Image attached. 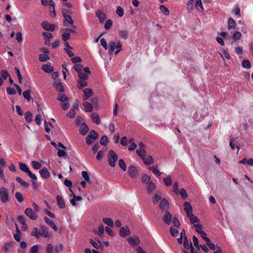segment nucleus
<instances>
[{
  "instance_id": "5fc2aeb1",
  "label": "nucleus",
  "mask_w": 253,
  "mask_h": 253,
  "mask_svg": "<svg viewBox=\"0 0 253 253\" xmlns=\"http://www.w3.org/2000/svg\"><path fill=\"white\" fill-rule=\"evenodd\" d=\"M32 166L35 169H39L42 167V165L38 162L33 161L32 162Z\"/></svg>"
},
{
  "instance_id": "864d4df0",
  "label": "nucleus",
  "mask_w": 253,
  "mask_h": 253,
  "mask_svg": "<svg viewBox=\"0 0 253 253\" xmlns=\"http://www.w3.org/2000/svg\"><path fill=\"white\" fill-rule=\"evenodd\" d=\"M49 59V56L46 54H41L39 56V60L41 62H45Z\"/></svg>"
},
{
  "instance_id": "a19ab883",
  "label": "nucleus",
  "mask_w": 253,
  "mask_h": 253,
  "mask_svg": "<svg viewBox=\"0 0 253 253\" xmlns=\"http://www.w3.org/2000/svg\"><path fill=\"white\" fill-rule=\"evenodd\" d=\"M96 15L99 18L101 22H103L105 19V14L100 10H98L96 12Z\"/></svg>"
},
{
  "instance_id": "393cba45",
  "label": "nucleus",
  "mask_w": 253,
  "mask_h": 253,
  "mask_svg": "<svg viewBox=\"0 0 253 253\" xmlns=\"http://www.w3.org/2000/svg\"><path fill=\"white\" fill-rule=\"evenodd\" d=\"M83 92L84 93V95L85 98L84 100H86L89 97L93 95V92L91 88H86L83 90Z\"/></svg>"
},
{
  "instance_id": "3c124183",
  "label": "nucleus",
  "mask_w": 253,
  "mask_h": 253,
  "mask_svg": "<svg viewBox=\"0 0 253 253\" xmlns=\"http://www.w3.org/2000/svg\"><path fill=\"white\" fill-rule=\"evenodd\" d=\"M170 233L172 237H175L178 234V231L177 228L171 227L170 228Z\"/></svg>"
},
{
  "instance_id": "f3484780",
  "label": "nucleus",
  "mask_w": 253,
  "mask_h": 253,
  "mask_svg": "<svg viewBox=\"0 0 253 253\" xmlns=\"http://www.w3.org/2000/svg\"><path fill=\"white\" fill-rule=\"evenodd\" d=\"M184 210L186 212L187 216L193 213V209L190 204L188 202H185L184 204Z\"/></svg>"
},
{
  "instance_id": "4be33fe9",
  "label": "nucleus",
  "mask_w": 253,
  "mask_h": 253,
  "mask_svg": "<svg viewBox=\"0 0 253 253\" xmlns=\"http://www.w3.org/2000/svg\"><path fill=\"white\" fill-rule=\"evenodd\" d=\"M44 220L45 222L50 226L54 231H57L58 230L57 227L55 224L54 222L51 220H50L48 217H45L44 218Z\"/></svg>"
},
{
  "instance_id": "774afa93",
  "label": "nucleus",
  "mask_w": 253,
  "mask_h": 253,
  "mask_svg": "<svg viewBox=\"0 0 253 253\" xmlns=\"http://www.w3.org/2000/svg\"><path fill=\"white\" fill-rule=\"evenodd\" d=\"M53 247L52 244H49L47 245L46 252V253H53Z\"/></svg>"
},
{
  "instance_id": "6e6552de",
  "label": "nucleus",
  "mask_w": 253,
  "mask_h": 253,
  "mask_svg": "<svg viewBox=\"0 0 253 253\" xmlns=\"http://www.w3.org/2000/svg\"><path fill=\"white\" fill-rule=\"evenodd\" d=\"M25 213L31 220H36L38 218L36 213L30 208L26 209Z\"/></svg>"
},
{
  "instance_id": "ea45409f",
  "label": "nucleus",
  "mask_w": 253,
  "mask_h": 253,
  "mask_svg": "<svg viewBox=\"0 0 253 253\" xmlns=\"http://www.w3.org/2000/svg\"><path fill=\"white\" fill-rule=\"evenodd\" d=\"M57 150H58L57 154L59 157H64L65 158L67 157V155L64 149L61 150L57 148Z\"/></svg>"
},
{
  "instance_id": "c9c22d12",
  "label": "nucleus",
  "mask_w": 253,
  "mask_h": 253,
  "mask_svg": "<svg viewBox=\"0 0 253 253\" xmlns=\"http://www.w3.org/2000/svg\"><path fill=\"white\" fill-rule=\"evenodd\" d=\"M242 66L245 69H250L251 68V64L249 60H244L242 62Z\"/></svg>"
},
{
  "instance_id": "f704fd0d",
  "label": "nucleus",
  "mask_w": 253,
  "mask_h": 253,
  "mask_svg": "<svg viewBox=\"0 0 253 253\" xmlns=\"http://www.w3.org/2000/svg\"><path fill=\"white\" fill-rule=\"evenodd\" d=\"M194 0H190L187 3V9L188 12L190 13L193 9Z\"/></svg>"
},
{
  "instance_id": "49530a36",
  "label": "nucleus",
  "mask_w": 253,
  "mask_h": 253,
  "mask_svg": "<svg viewBox=\"0 0 253 253\" xmlns=\"http://www.w3.org/2000/svg\"><path fill=\"white\" fill-rule=\"evenodd\" d=\"M31 234L32 236L35 237L36 238H39L40 237L39 230H38L37 227H34L33 229Z\"/></svg>"
},
{
  "instance_id": "39448f33",
  "label": "nucleus",
  "mask_w": 253,
  "mask_h": 253,
  "mask_svg": "<svg viewBox=\"0 0 253 253\" xmlns=\"http://www.w3.org/2000/svg\"><path fill=\"white\" fill-rule=\"evenodd\" d=\"M19 165L20 167V169L23 172L27 173L28 176L32 179L33 180H37V177L34 174H33L31 171L27 167V166L22 163H19Z\"/></svg>"
},
{
  "instance_id": "7c9ffc66",
  "label": "nucleus",
  "mask_w": 253,
  "mask_h": 253,
  "mask_svg": "<svg viewBox=\"0 0 253 253\" xmlns=\"http://www.w3.org/2000/svg\"><path fill=\"white\" fill-rule=\"evenodd\" d=\"M83 106L84 107V110L86 112H90L92 110V106L91 103L88 102H84Z\"/></svg>"
},
{
  "instance_id": "09e8293b",
  "label": "nucleus",
  "mask_w": 253,
  "mask_h": 253,
  "mask_svg": "<svg viewBox=\"0 0 253 253\" xmlns=\"http://www.w3.org/2000/svg\"><path fill=\"white\" fill-rule=\"evenodd\" d=\"M119 35L121 38L126 39L128 37V33L126 30H120Z\"/></svg>"
},
{
  "instance_id": "bf43d9fd",
  "label": "nucleus",
  "mask_w": 253,
  "mask_h": 253,
  "mask_svg": "<svg viewBox=\"0 0 253 253\" xmlns=\"http://www.w3.org/2000/svg\"><path fill=\"white\" fill-rule=\"evenodd\" d=\"M39 245H34L31 248L30 250V253H39Z\"/></svg>"
},
{
  "instance_id": "473e14b6",
  "label": "nucleus",
  "mask_w": 253,
  "mask_h": 253,
  "mask_svg": "<svg viewBox=\"0 0 253 253\" xmlns=\"http://www.w3.org/2000/svg\"><path fill=\"white\" fill-rule=\"evenodd\" d=\"M25 119L27 122L30 123L33 120V115L29 112L27 111L25 113Z\"/></svg>"
},
{
  "instance_id": "f8f14e48",
  "label": "nucleus",
  "mask_w": 253,
  "mask_h": 253,
  "mask_svg": "<svg viewBox=\"0 0 253 253\" xmlns=\"http://www.w3.org/2000/svg\"><path fill=\"white\" fill-rule=\"evenodd\" d=\"M127 241L131 246L138 245L140 243V239L137 236L129 237L127 239Z\"/></svg>"
},
{
  "instance_id": "37998d69",
  "label": "nucleus",
  "mask_w": 253,
  "mask_h": 253,
  "mask_svg": "<svg viewBox=\"0 0 253 253\" xmlns=\"http://www.w3.org/2000/svg\"><path fill=\"white\" fill-rule=\"evenodd\" d=\"M119 167L123 170V171H125L126 170V163L123 159H120L119 160Z\"/></svg>"
},
{
  "instance_id": "6ab92c4d",
  "label": "nucleus",
  "mask_w": 253,
  "mask_h": 253,
  "mask_svg": "<svg viewBox=\"0 0 253 253\" xmlns=\"http://www.w3.org/2000/svg\"><path fill=\"white\" fill-rule=\"evenodd\" d=\"M195 8L199 12H202L204 11L202 0H195Z\"/></svg>"
},
{
  "instance_id": "69168bd1",
  "label": "nucleus",
  "mask_w": 253,
  "mask_h": 253,
  "mask_svg": "<svg viewBox=\"0 0 253 253\" xmlns=\"http://www.w3.org/2000/svg\"><path fill=\"white\" fill-rule=\"evenodd\" d=\"M243 47L241 46H237L235 47V52L238 55H240L243 53Z\"/></svg>"
},
{
  "instance_id": "e433bc0d",
  "label": "nucleus",
  "mask_w": 253,
  "mask_h": 253,
  "mask_svg": "<svg viewBox=\"0 0 253 253\" xmlns=\"http://www.w3.org/2000/svg\"><path fill=\"white\" fill-rule=\"evenodd\" d=\"M15 197L16 199H17V200L19 203H22L24 201V198L23 196V194L20 192H16V193L15 194Z\"/></svg>"
},
{
  "instance_id": "aec40b11",
  "label": "nucleus",
  "mask_w": 253,
  "mask_h": 253,
  "mask_svg": "<svg viewBox=\"0 0 253 253\" xmlns=\"http://www.w3.org/2000/svg\"><path fill=\"white\" fill-rule=\"evenodd\" d=\"M39 173L41 175V176L43 177V178H47L49 177L50 176V173L48 171L47 168H44L42 169H41L39 171Z\"/></svg>"
},
{
  "instance_id": "4c0bfd02",
  "label": "nucleus",
  "mask_w": 253,
  "mask_h": 253,
  "mask_svg": "<svg viewBox=\"0 0 253 253\" xmlns=\"http://www.w3.org/2000/svg\"><path fill=\"white\" fill-rule=\"evenodd\" d=\"M136 153L141 158H142L146 155V151L144 148H141L137 149L136 150Z\"/></svg>"
},
{
  "instance_id": "72a5a7b5",
  "label": "nucleus",
  "mask_w": 253,
  "mask_h": 253,
  "mask_svg": "<svg viewBox=\"0 0 253 253\" xmlns=\"http://www.w3.org/2000/svg\"><path fill=\"white\" fill-rule=\"evenodd\" d=\"M187 217L190 219V222L192 224H194L199 221L198 217L196 216H194L193 213L190 214L189 215H187Z\"/></svg>"
},
{
  "instance_id": "2eb2a0df",
  "label": "nucleus",
  "mask_w": 253,
  "mask_h": 253,
  "mask_svg": "<svg viewBox=\"0 0 253 253\" xmlns=\"http://www.w3.org/2000/svg\"><path fill=\"white\" fill-rule=\"evenodd\" d=\"M53 85L57 91L59 92H63L64 91V87L59 80L54 81Z\"/></svg>"
},
{
  "instance_id": "a18cd8bd",
  "label": "nucleus",
  "mask_w": 253,
  "mask_h": 253,
  "mask_svg": "<svg viewBox=\"0 0 253 253\" xmlns=\"http://www.w3.org/2000/svg\"><path fill=\"white\" fill-rule=\"evenodd\" d=\"M103 222L109 226H113V221L110 218H104L103 219Z\"/></svg>"
},
{
  "instance_id": "8fccbe9b",
  "label": "nucleus",
  "mask_w": 253,
  "mask_h": 253,
  "mask_svg": "<svg viewBox=\"0 0 253 253\" xmlns=\"http://www.w3.org/2000/svg\"><path fill=\"white\" fill-rule=\"evenodd\" d=\"M62 37L63 41L66 42L70 39V33L68 32L67 31H65V32L62 35Z\"/></svg>"
},
{
  "instance_id": "680f3d73",
  "label": "nucleus",
  "mask_w": 253,
  "mask_h": 253,
  "mask_svg": "<svg viewBox=\"0 0 253 253\" xmlns=\"http://www.w3.org/2000/svg\"><path fill=\"white\" fill-rule=\"evenodd\" d=\"M116 13L120 17H122L124 15V10L120 6L117 7Z\"/></svg>"
},
{
  "instance_id": "bb28decb",
  "label": "nucleus",
  "mask_w": 253,
  "mask_h": 253,
  "mask_svg": "<svg viewBox=\"0 0 253 253\" xmlns=\"http://www.w3.org/2000/svg\"><path fill=\"white\" fill-rule=\"evenodd\" d=\"M142 159L146 165H149L153 163V158L150 155H145Z\"/></svg>"
},
{
  "instance_id": "412c9836",
  "label": "nucleus",
  "mask_w": 253,
  "mask_h": 253,
  "mask_svg": "<svg viewBox=\"0 0 253 253\" xmlns=\"http://www.w3.org/2000/svg\"><path fill=\"white\" fill-rule=\"evenodd\" d=\"M227 24V29L229 30L234 29L236 27V23L232 18H230L228 19Z\"/></svg>"
},
{
  "instance_id": "a878e982",
  "label": "nucleus",
  "mask_w": 253,
  "mask_h": 253,
  "mask_svg": "<svg viewBox=\"0 0 253 253\" xmlns=\"http://www.w3.org/2000/svg\"><path fill=\"white\" fill-rule=\"evenodd\" d=\"M42 69L46 73H51L53 71V68L50 66V63L44 64L42 66Z\"/></svg>"
},
{
  "instance_id": "a211bd4d",
  "label": "nucleus",
  "mask_w": 253,
  "mask_h": 253,
  "mask_svg": "<svg viewBox=\"0 0 253 253\" xmlns=\"http://www.w3.org/2000/svg\"><path fill=\"white\" fill-rule=\"evenodd\" d=\"M130 234V231L127 226L122 227L120 229V235L123 237L128 236Z\"/></svg>"
},
{
  "instance_id": "f03ea898",
  "label": "nucleus",
  "mask_w": 253,
  "mask_h": 253,
  "mask_svg": "<svg viewBox=\"0 0 253 253\" xmlns=\"http://www.w3.org/2000/svg\"><path fill=\"white\" fill-rule=\"evenodd\" d=\"M122 43L120 41H118L117 43L114 41L110 42L109 43V53L110 55L112 54L114 51L115 47H116L117 49H118V50L115 52V54H117L120 51L122 50Z\"/></svg>"
},
{
  "instance_id": "cd10ccee",
  "label": "nucleus",
  "mask_w": 253,
  "mask_h": 253,
  "mask_svg": "<svg viewBox=\"0 0 253 253\" xmlns=\"http://www.w3.org/2000/svg\"><path fill=\"white\" fill-rule=\"evenodd\" d=\"M91 118L92 121H93V122L94 123H95L97 125H98L100 124V118H99V115L97 113H93L91 114Z\"/></svg>"
},
{
  "instance_id": "c85d7f7f",
  "label": "nucleus",
  "mask_w": 253,
  "mask_h": 253,
  "mask_svg": "<svg viewBox=\"0 0 253 253\" xmlns=\"http://www.w3.org/2000/svg\"><path fill=\"white\" fill-rule=\"evenodd\" d=\"M16 181L23 187L27 188L29 186V184L24 181L20 177L17 176L16 177Z\"/></svg>"
},
{
  "instance_id": "1a4fd4ad",
  "label": "nucleus",
  "mask_w": 253,
  "mask_h": 253,
  "mask_svg": "<svg viewBox=\"0 0 253 253\" xmlns=\"http://www.w3.org/2000/svg\"><path fill=\"white\" fill-rule=\"evenodd\" d=\"M183 245L185 248L184 250H190L191 253H194V248L193 247L191 242H188L186 236L184 237Z\"/></svg>"
},
{
  "instance_id": "ddd939ff",
  "label": "nucleus",
  "mask_w": 253,
  "mask_h": 253,
  "mask_svg": "<svg viewBox=\"0 0 253 253\" xmlns=\"http://www.w3.org/2000/svg\"><path fill=\"white\" fill-rule=\"evenodd\" d=\"M169 203L165 199H162L159 202V208L163 210H167L169 208Z\"/></svg>"
},
{
  "instance_id": "c756f323",
  "label": "nucleus",
  "mask_w": 253,
  "mask_h": 253,
  "mask_svg": "<svg viewBox=\"0 0 253 253\" xmlns=\"http://www.w3.org/2000/svg\"><path fill=\"white\" fill-rule=\"evenodd\" d=\"M68 99V97L65 94L61 93H59L58 94V96L57 97V100L62 102L66 101Z\"/></svg>"
},
{
  "instance_id": "052dcab7",
  "label": "nucleus",
  "mask_w": 253,
  "mask_h": 253,
  "mask_svg": "<svg viewBox=\"0 0 253 253\" xmlns=\"http://www.w3.org/2000/svg\"><path fill=\"white\" fill-rule=\"evenodd\" d=\"M83 65H81V64H75L74 66V70L78 73H79L81 71H82V69H83Z\"/></svg>"
},
{
  "instance_id": "9d476101",
  "label": "nucleus",
  "mask_w": 253,
  "mask_h": 253,
  "mask_svg": "<svg viewBox=\"0 0 253 253\" xmlns=\"http://www.w3.org/2000/svg\"><path fill=\"white\" fill-rule=\"evenodd\" d=\"M172 215L168 211H166L164 217L163 218V221L167 225H169L171 223L172 220Z\"/></svg>"
},
{
  "instance_id": "6e6d98bb",
  "label": "nucleus",
  "mask_w": 253,
  "mask_h": 253,
  "mask_svg": "<svg viewBox=\"0 0 253 253\" xmlns=\"http://www.w3.org/2000/svg\"><path fill=\"white\" fill-rule=\"evenodd\" d=\"M164 182L166 186H169L171 184V179L170 176H168L163 179Z\"/></svg>"
},
{
  "instance_id": "de8ad7c7",
  "label": "nucleus",
  "mask_w": 253,
  "mask_h": 253,
  "mask_svg": "<svg viewBox=\"0 0 253 253\" xmlns=\"http://www.w3.org/2000/svg\"><path fill=\"white\" fill-rule=\"evenodd\" d=\"M220 55L223 59H224L225 58L229 59L230 58V54L227 52V51L225 49L223 50L222 53L220 54Z\"/></svg>"
},
{
  "instance_id": "2f4dec72",
  "label": "nucleus",
  "mask_w": 253,
  "mask_h": 253,
  "mask_svg": "<svg viewBox=\"0 0 253 253\" xmlns=\"http://www.w3.org/2000/svg\"><path fill=\"white\" fill-rule=\"evenodd\" d=\"M159 9L161 12L165 16H168L169 14V11L166 7L163 5L159 6Z\"/></svg>"
},
{
  "instance_id": "f257e3e1",
  "label": "nucleus",
  "mask_w": 253,
  "mask_h": 253,
  "mask_svg": "<svg viewBox=\"0 0 253 253\" xmlns=\"http://www.w3.org/2000/svg\"><path fill=\"white\" fill-rule=\"evenodd\" d=\"M142 182L146 185V190L148 194H152L157 189V185L151 180V177L146 174H143Z\"/></svg>"
},
{
  "instance_id": "dca6fc26",
  "label": "nucleus",
  "mask_w": 253,
  "mask_h": 253,
  "mask_svg": "<svg viewBox=\"0 0 253 253\" xmlns=\"http://www.w3.org/2000/svg\"><path fill=\"white\" fill-rule=\"evenodd\" d=\"M39 234L40 236H43L45 238L48 237L49 235L47 227L45 226H42L39 230Z\"/></svg>"
},
{
  "instance_id": "e2e57ef3",
  "label": "nucleus",
  "mask_w": 253,
  "mask_h": 253,
  "mask_svg": "<svg viewBox=\"0 0 253 253\" xmlns=\"http://www.w3.org/2000/svg\"><path fill=\"white\" fill-rule=\"evenodd\" d=\"M98 231L97 232V234L98 236H101L103 235L104 231V228L103 225L101 224L99 225L98 227Z\"/></svg>"
},
{
  "instance_id": "79ce46f5",
  "label": "nucleus",
  "mask_w": 253,
  "mask_h": 253,
  "mask_svg": "<svg viewBox=\"0 0 253 253\" xmlns=\"http://www.w3.org/2000/svg\"><path fill=\"white\" fill-rule=\"evenodd\" d=\"M108 142V137L105 135H103L100 140V144L103 146H106Z\"/></svg>"
},
{
  "instance_id": "603ef678",
  "label": "nucleus",
  "mask_w": 253,
  "mask_h": 253,
  "mask_svg": "<svg viewBox=\"0 0 253 253\" xmlns=\"http://www.w3.org/2000/svg\"><path fill=\"white\" fill-rule=\"evenodd\" d=\"M82 175L83 177L84 178V179L85 180V181H87L88 183L90 182L89 175L87 171H83L82 172Z\"/></svg>"
},
{
  "instance_id": "9b49d317",
  "label": "nucleus",
  "mask_w": 253,
  "mask_h": 253,
  "mask_svg": "<svg viewBox=\"0 0 253 253\" xmlns=\"http://www.w3.org/2000/svg\"><path fill=\"white\" fill-rule=\"evenodd\" d=\"M42 27L46 31H53L55 29L54 24H49L47 21H44L41 24Z\"/></svg>"
},
{
  "instance_id": "0eeeda50",
  "label": "nucleus",
  "mask_w": 253,
  "mask_h": 253,
  "mask_svg": "<svg viewBox=\"0 0 253 253\" xmlns=\"http://www.w3.org/2000/svg\"><path fill=\"white\" fill-rule=\"evenodd\" d=\"M62 12L63 16L64 18V21L63 22V25L64 26L67 27L68 25H73L74 23L72 17L68 15L65 14V10L64 9H61Z\"/></svg>"
},
{
  "instance_id": "20e7f679",
  "label": "nucleus",
  "mask_w": 253,
  "mask_h": 253,
  "mask_svg": "<svg viewBox=\"0 0 253 253\" xmlns=\"http://www.w3.org/2000/svg\"><path fill=\"white\" fill-rule=\"evenodd\" d=\"M98 134L95 130H91L89 134L86 137V143L88 145L92 144L94 141L98 138Z\"/></svg>"
},
{
  "instance_id": "7ed1b4c3",
  "label": "nucleus",
  "mask_w": 253,
  "mask_h": 253,
  "mask_svg": "<svg viewBox=\"0 0 253 253\" xmlns=\"http://www.w3.org/2000/svg\"><path fill=\"white\" fill-rule=\"evenodd\" d=\"M118 158L117 154L113 150L109 151L108 161L111 167H114L116 166V162L117 161Z\"/></svg>"
},
{
  "instance_id": "5701e85b",
  "label": "nucleus",
  "mask_w": 253,
  "mask_h": 253,
  "mask_svg": "<svg viewBox=\"0 0 253 253\" xmlns=\"http://www.w3.org/2000/svg\"><path fill=\"white\" fill-rule=\"evenodd\" d=\"M57 204L59 208L64 209L65 207L64 199L61 196L57 195L56 196Z\"/></svg>"
},
{
  "instance_id": "338daca9",
  "label": "nucleus",
  "mask_w": 253,
  "mask_h": 253,
  "mask_svg": "<svg viewBox=\"0 0 253 253\" xmlns=\"http://www.w3.org/2000/svg\"><path fill=\"white\" fill-rule=\"evenodd\" d=\"M242 36L241 33L238 31L235 32L233 34V38L235 40H240Z\"/></svg>"
},
{
  "instance_id": "c03bdc74",
  "label": "nucleus",
  "mask_w": 253,
  "mask_h": 253,
  "mask_svg": "<svg viewBox=\"0 0 253 253\" xmlns=\"http://www.w3.org/2000/svg\"><path fill=\"white\" fill-rule=\"evenodd\" d=\"M78 77L81 79L84 80H87L88 79L87 74L83 71L78 73Z\"/></svg>"
},
{
  "instance_id": "423d86ee",
  "label": "nucleus",
  "mask_w": 253,
  "mask_h": 253,
  "mask_svg": "<svg viewBox=\"0 0 253 253\" xmlns=\"http://www.w3.org/2000/svg\"><path fill=\"white\" fill-rule=\"evenodd\" d=\"M0 199L3 203H6L9 201L8 191L4 187H0Z\"/></svg>"
},
{
  "instance_id": "13d9d810",
  "label": "nucleus",
  "mask_w": 253,
  "mask_h": 253,
  "mask_svg": "<svg viewBox=\"0 0 253 253\" xmlns=\"http://www.w3.org/2000/svg\"><path fill=\"white\" fill-rule=\"evenodd\" d=\"M1 76L2 79H3L4 80H6L8 77L10 76V75H9V73L7 72V71L5 70H2L1 71Z\"/></svg>"
},
{
  "instance_id": "0e129e2a",
  "label": "nucleus",
  "mask_w": 253,
  "mask_h": 253,
  "mask_svg": "<svg viewBox=\"0 0 253 253\" xmlns=\"http://www.w3.org/2000/svg\"><path fill=\"white\" fill-rule=\"evenodd\" d=\"M179 193L180 195L182 196V197L184 199L187 198V197H188L187 192L184 188H182L180 190Z\"/></svg>"
},
{
  "instance_id": "4d7b16f0",
  "label": "nucleus",
  "mask_w": 253,
  "mask_h": 253,
  "mask_svg": "<svg viewBox=\"0 0 253 253\" xmlns=\"http://www.w3.org/2000/svg\"><path fill=\"white\" fill-rule=\"evenodd\" d=\"M171 221L174 225V227L178 228L180 226V223L176 217H173Z\"/></svg>"
},
{
  "instance_id": "58836bf2",
  "label": "nucleus",
  "mask_w": 253,
  "mask_h": 253,
  "mask_svg": "<svg viewBox=\"0 0 253 253\" xmlns=\"http://www.w3.org/2000/svg\"><path fill=\"white\" fill-rule=\"evenodd\" d=\"M31 92V90L30 89L24 91L23 92V95L25 99H27V101L29 102L31 98V95L30 93Z\"/></svg>"
},
{
  "instance_id": "4468645a",
  "label": "nucleus",
  "mask_w": 253,
  "mask_h": 253,
  "mask_svg": "<svg viewBox=\"0 0 253 253\" xmlns=\"http://www.w3.org/2000/svg\"><path fill=\"white\" fill-rule=\"evenodd\" d=\"M128 174H129V175L131 177V178H135L137 174V170L136 168L135 167L133 166H131L129 167L128 168Z\"/></svg>"
},
{
  "instance_id": "b1692460",
  "label": "nucleus",
  "mask_w": 253,
  "mask_h": 253,
  "mask_svg": "<svg viewBox=\"0 0 253 253\" xmlns=\"http://www.w3.org/2000/svg\"><path fill=\"white\" fill-rule=\"evenodd\" d=\"M88 130L89 128L85 123H83L81 124L80 132L82 135H84L87 133Z\"/></svg>"
}]
</instances>
